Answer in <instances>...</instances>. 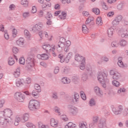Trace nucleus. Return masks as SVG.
Returning a JSON list of instances; mask_svg holds the SVG:
<instances>
[{"instance_id": "nucleus-1", "label": "nucleus", "mask_w": 128, "mask_h": 128, "mask_svg": "<svg viewBox=\"0 0 128 128\" xmlns=\"http://www.w3.org/2000/svg\"><path fill=\"white\" fill-rule=\"evenodd\" d=\"M35 61L34 56L29 55L26 60V68L28 70H32L34 66Z\"/></svg>"}, {"instance_id": "nucleus-2", "label": "nucleus", "mask_w": 128, "mask_h": 128, "mask_svg": "<svg viewBox=\"0 0 128 128\" xmlns=\"http://www.w3.org/2000/svg\"><path fill=\"white\" fill-rule=\"evenodd\" d=\"M40 106V102L36 100H32L30 101L28 108L31 110H38Z\"/></svg>"}, {"instance_id": "nucleus-3", "label": "nucleus", "mask_w": 128, "mask_h": 128, "mask_svg": "<svg viewBox=\"0 0 128 128\" xmlns=\"http://www.w3.org/2000/svg\"><path fill=\"white\" fill-rule=\"evenodd\" d=\"M66 46V39L64 38H61L60 42H58V46H56V50L58 52H62L64 50Z\"/></svg>"}, {"instance_id": "nucleus-4", "label": "nucleus", "mask_w": 128, "mask_h": 128, "mask_svg": "<svg viewBox=\"0 0 128 128\" xmlns=\"http://www.w3.org/2000/svg\"><path fill=\"white\" fill-rule=\"evenodd\" d=\"M112 112L116 116H118V114H122L124 110V106L122 105H120L117 107H114L112 108Z\"/></svg>"}, {"instance_id": "nucleus-5", "label": "nucleus", "mask_w": 128, "mask_h": 128, "mask_svg": "<svg viewBox=\"0 0 128 128\" xmlns=\"http://www.w3.org/2000/svg\"><path fill=\"white\" fill-rule=\"evenodd\" d=\"M14 98L20 102H24V98H26V96H24V94L16 92L14 94Z\"/></svg>"}, {"instance_id": "nucleus-6", "label": "nucleus", "mask_w": 128, "mask_h": 128, "mask_svg": "<svg viewBox=\"0 0 128 128\" xmlns=\"http://www.w3.org/2000/svg\"><path fill=\"white\" fill-rule=\"evenodd\" d=\"M68 109L70 112L72 114V116H76V114H78V108L74 106H73L72 105H68Z\"/></svg>"}, {"instance_id": "nucleus-7", "label": "nucleus", "mask_w": 128, "mask_h": 128, "mask_svg": "<svg viewBox=\"0 0 128 128\" xmlns=\"http://www.w3.org/2000/svg\"><path fill=\"white\" fill-rule=\"evenodd\" d=\"M108 76V73H106L104 72H99L98 73V80H99L100 82H102L105 81L104 78H106Z\"/></svg>"}, {"instance_id": "nucleus-8", "label": "nucleus", "mask_w": 128, "mask_h": 128, "mask_svg": "<svg viewBox=\"0 0 128 128\" xmlns=\"http://www.w3.org/2000/svg\"><path fill=\"white\" fill-rule=\"evenodd\" d=\"M44 25L40 22H38L32 28V30L34 32H40V30L42 29Z\"/></svg>"}, {"instance_id": "nucleus-9", "label": "nucleus", "mask_w": 128, "mask_h": 128, "mask_svg": "<svg viewBox=\"0 0 128 128\" xmlns=\"http://www.w3.org/2000/svg\"><path fill=\"white\" fill-rule=\"evenodd\" d=\"M119 32L121 34L122 38H128V28L124 29V28H121L119 30Z\"/></svg>"}, {"instance_id": "nucleus-10", "label": "nucleus", "mask_w": 128, "mask_h": 128, "mask_svg": "<svg viewBox=\"0 0 128 128\" xmlns=\"http://www.w3.org/2000/svg\"><path fill=\"white\" fill-rule=\"evenodd\" d=\"M10 123V120L0 117V126H6Z\"/></svg>"}, {"instance_id": "nucleus-11", "label": "nucleus", "mask_w": 128, "mask_h": 128, "mask_svg": "<svg viewBox=\"0 0 128 128\" xmlns=\"http://www.w3.org/2000/svg\"><path fill=\"white\" fill-rule=\"evenodd\" d=\"M4 116L7 118H10L12 116V111L10 109H5L4 111Z\"/></svg>"}, {"instance_id": "nucleus-12", "label": "nucleus", "mask_w": 128, "mask_h": 128, "mask_svg": "<svg viewBox=\"0 0 128 128\" xmlns=\"http://www.w3.org/2000/svg\"><path fill=\"white\" fill-rule=\"evenodd\" d=\"M75 60L76 62H82L86 61V58L82 56H80V54H76L75 55Z\"/></svg>"}, {"instance_id": "nucleus-13", "label": "nucleus", "mask_w": 128, "mask_h": 128, "mask_svg": "<svg viewBox=\"0 0 128 128\" xmlns=\"http://www.w3.org/2000/svg\"><path fill=\"white\" fill-rule=\"evenodd\" d=\"M98 126L100 128H106V119H101L100 120Z\"/></svg>"}, {"instance_id": "nucleus-14", "label": "nucleus", "mask_w": 128, "mask_h": 128, "mask_svg": "<svg viewBox=\"0 0 128 128\" xmlns=\"http://www.w3.org/2000/svg\"><path fill=\"white\" fill-rule=\"evenodd\" d=\"M94 92H96V94H97V96H102L103 93L102 91L100 88L96 86L94 88Z\"/></svg>"}, {"instance_id": "nucleus-15", "label": "nucleus", "mask_w": 128, "mask_h": 128, "mask_svg": "<svg viewBox=\"0 0 128 128\" xmlns=\"http://www.w3.org/2000/svg\"><path fill=\"white\" fill-rule=\"evenodd\" d=\"M24 80L22 78H19L16 80V86H18V88H20V86H24Z\"/></svg>"}, {"instance_id": "nucleus-16", "label": "nucleus", "mask_w": 128, "mask_h": 128, "mask_svg": "<svg viewBox=\"0 0 128 128\" xmlns=\"http://www.w3.org/2000/svg\"><path fill=\"white\" fill-rule=\"evenodd\" d=\"M20 118L21 122H28V120L30 115H28V114H25Z\"/></svg>"}, {"instance_id": "nucleus-17", "label": "nucleus", "mask_w": 128, "mask_h": 128, "mask_svg": "<svg viewBox=\"0 0 128 128\" xmlns=\"http://www.w3.org/2000/svg\"><path fill=\"white\" fill-rule=\"evenodd\" d=\"M112 78L114 80H122V75L120 74L118 72H116L114 75L113 76Z\"/></svg>"}, {"instance_id": "nucleus-18", "label": "nucleus", "mask_w": 128, "mask_h": 128, "mask_svg": "<svg viewBox=\"0 0 128 128\" xmlns=\"http://www.w3.org/2000/svg\"><path fill=\"white\" fill-rule=\"evenodd\" d=\"M43 50H46V52H51L52 51V46L50 44H44L42 46Z\"/></svg>"}, {"instance_id": "nucleus-19", "label": "nucleus", "mask_w": 128, "mask_h": 128, "mask_svg": "<svg viewBox=\"0 0 128 128\" xmlns=\"http://www.w3.org/2000/svg\"><path fill=\"white\" fill-rule=\"evenodd\" d=\"M122 58L119 57L118 58V64L120 68H125L126 66L124 64V62H122Z\"/></svg>"}, {"instance_id": "nucleus-20", "label": "nucleus", "mask_w": 128, "mask_h": 128, "mask_svg": "<svg viewBox=\"0 0 128 128\" xmlns=\"http://www.w3.org/2000/svg\"><path fill=\"white\" fill-rule=\"evenodd\" d=\"M50 125L52 126H53V128H56V126H58V122H56L54 118H51Z\"/></svg>"}, {"instance_id": "nucleus-21", "label": "nucleus", "mask_w": 128, "mask_h": 128, "mask_svg": "<svg viewBox=\"0 0 128 128\" xmlns=\"http://www.w3.org/2000/svg\"><path fill=\"white\" fill-rule=\"evenodd\" d=\"M58 18L60 20H66V12H62V15H59Z\"/></svg>"}, {"instance_id": "nucleus-22", "label": "nucleus", "mask_w": 128, "mask_h": 128, "mask_svg": "<svg viewBox=\"0 0 128 128\" xmlns=\"http://www.w3.org/2000/svg\"><path fill=\"white\" fill-rule=\"evenodd\" d=\"M62 82L63 84H70V79L67 78L66 77H64L62 79Z\"/></svg>"}, {"instance_id": "nucleus-23", "label": "nucleus", "mask_w": 128, "mask_h": 128, "mask_svg": "<svg viewBox=\"0 0 128 128\" xmlns=\"http://www.w3.org/2000/svg\"><path fill=\"white\" fill-rule=\"evenodd\" d=\"M16 43L18 46H24V42L22 38H20L18 40H16Z\"/></svg>"}, {"instance_id": "nucleus-24", "label": "nucleus", "mask_w": 128, "mask_h": 128, "mask_svg": "<svg viewBox=\"0 0 128 128\" xmlns=\"http://www.w3.org/2000/svg\"><path fill=\"white\" fill-rule=\"evenodd\" d=\"M82 31L84 34H88V28L86 25L84 24L82 26Z\"/></svg>"}, {"instance_id": "nucleus-25", "label": "nucleus", "mask_w": 128, "mask_h": 128, "mask_svg": "<svg viewBox=\"0 0 128 128\" xmlns=\"http://www.w3.org/2000/svg\"><path fill=\"white\" fill-rule=\"evenodd\" d=\"M96 24L98 26H102V18L98 17L96 20Z\"/></svg>"}, {"instance_id": "nucleus-26", "label": "nucleus", "mask_w": 128, "mask_h": 128, "mask_svg": "<svg viewBox=\"0 0 128 128\" xmlns=\"http://www.w3.org/2000/svg\"><path fill=\"white\" fill-rule=\"evenodd\" d=\"M80 98V96L78 94H74V98L72 99L73 102H78V99Z\"/></svg>"}, {"instance_id": "nucleus-27", "label": "nucleus", "mask_w": 128, "mask_h": 128, "mask_svg": "<svg viewBox=\"0 0 128 128\" xmlns=\"http://www.w3.org/2000/svg\"><path fill=\"white\" fill-rule=\"evenodd\" d=\"M38 92H40L38 91L34 90L32 92V96H33L35 98H38L40 96V95H38Z\"/></svg>"}, {"instance_id": "nucleus-28", "label": "nucleus", "mask_w": 128, "mask_h": 128, "mask_svg": "<svg viewBox=\"0 0 128 128\" xmlns=\"http://www.w3.org/2000/svg\"><path fill=\"white\" fill-rule=\"evenodd\" d=\"M112 84L114 86H116V88H118L120 86V83L116 80H113L112 82Z\"/></svg>"}, {"instance_id": "nucleus-29", "label": "nucleus", "mask_w": 128, "mask_h": 128, "mask_svg": "<svg viewBox=\"0 0 128 128\" xmlns=\"http://www.w3.org/2000/svg\"><path fill=\"white\" fill-rule=\"evenodd\" d=\"M40 56L41 60H46L48 59V54H43Z\"/></svg>"}, {"instance_id": "nucleus-30", "label": "nucleus", "mask_w": 128, "mask_h": 128, "mask_svg": "<svg viewBox=\"0 0 128 128\" xmlns=\"http://www.w3.org/2000/svg\"><path fill=\"white\" fill-rule=\"evenodd\" d=\"M94 18L92 16H89L86 22V24H88V26H90V22H92L94 20Z\"/></svg>"}, {"instance_id": "nucleus-31", "label": "nucleus", "mask_w": 128, "mask_h": 128, "mask_svg": "<svg viewBox=\"0 0 128 128\" xmlns=\"http://www.w3.org/2000/svg\"><path fill=\"white\" fill-rule=\"evenodd\" d=\"M113 32H114V29L112 28H110L108 30V34L109 38H112V36Z\"/></svg>"}, {"instance_id": "nucleus-32", "label": "nucleus", "mask_w": 128, "mask_h": 128, "mask_svg": "<svg viewBox=\"0 0 128 128\" xmlns=\"http://www.w3.org/2000/svg\"><path fill=\"white\" fill-rule=\"evenodd\" d=\"M88 74L86 73H84L82 74V80H83L84 82H86V80H88Z\"/></svg>"}, {"instance_id": "nucleus-33", "label": "nucleus", "mask_w": 128, "mask_h": 128, "mask_svg": "<svg viewBox=\"0 0 128 128\" xmlns=\"http://www.w3.org/2000/svg\"><path fill=\"white\" fill-rule=\"evenodd\" d=\"M8 64L9 66H14V58L10 57L8 59Z\"/></svg>"}, {"instance_id": "nucleus-34", "label": "nucleus", "mask_w": 128, "mask_h": 128, "mask_svg": "<svg viewBox=\"0 0 128 128\" xmlns=\"http://www.w3.org/2000/svg\"><path fill=\"white\" fill-rule=\"evenodd\" d=\"M24 35L27 38H30V32H28V30H24Z\"/></svg>"}, {"instance_id": "nucleus-35", "label": "nucleus", "mask_w": 128, "mask_h": 128, "mask_svg": "<svg viewBox=\"0 0 128 128\" xmlns=\"http://www.w3.org/2000/svg\"><path fill=\"white\" fill-rule=\"evenodd\" d=\"M86 68V61L84 60L80 64V70H84Z\"/></svg>"}, {"instance_id": "nucleus-36", "label": "nucleus", "mask_w": 128, "mask_h": 128, "mask_svg": "<svg viewBox=\"0 0 128 128\" xmlns=\"http://www.w3.org/2000/svg\"><path fill=\"white\" fill-rule=\"evenodd\" d=\"M80 95L83 100H86V94L84 91L80 92Z\"/></svg>"}, {"instance_id": "nucleus-37", "label": "nucleus", "mask_w": 128, "mask_h": 128, "mask_svg": "<svg viewBox=\"0 0 128 128\" xmlns=\"http://www.w3.org/2000/svg\"><path fill=\"white\" fill-rule=\"evenodd\" d=\"M20 122H22V118L21 117H16L15 120V122L14 123V126H18V123Z\"/></svg>"}, {"instance_id": "nucleus-38", "label": "nucleus", "mask_w": 128, "mask_h": 128, "mask_svg": "<svg viewBox=\"0 0 128 128\" xmlns=\"http://www.w3.org/2000/svg\"><path fill=\"white\" fill-rule=\"evenodd\" d=\"M44 34L46 38H48V32H44V33H42V31H40L39 32V36L41 38H42V36H44Z\"/></svg>"}, {"instance_id": "nucleus-39", "label": "nucleus", "mask_w": 128, "mask_h": 128, "mask_svg": "<svg viewBox=\"0 0 128 128\" xmlns=\"http://www.w3.org/2000/svg\"><path fill=\"white\" fill-rule=\"evenodd\" d=\"M79 128H88V125H86V122H80L79 124Z\"/></svg>"}, {"instance_id": "nucleus-40", "label": "nucleus", "mask_w": 128, "mask_h": 128, "mask_svg": "<svg viewBox=\"0 0 128 128\" xmlns=\"http://www.w3.org/2000/svg\"><path fill=\"white\" fill-rule=\"evenodd\" d=\"M92 12H94L96 14H100V9L96 8H93L92 9Z\"/></svg>"}, {"instance_id": "nucleus-41", "label": "nucleus", "mask_w": 128, "mask_h": 128, "mask_svg": "<svg viewBox=\"0 0 128 128\" xmlns=\"http://www.w3.org/2000/svg\"><path fill=\"white\" fill-rule=\"evenodd\" d=\"M21 4H22L26 8L28 6V2L27 0H22L21 1Z\"/></svg>"}, {"instance_id": "nucleus-42", "label": "nucleus", "mask_w": 128, "mask_h": 128, "mask_svg": "<svg viewBox=\"0 0 128 128\" xmlns=\"http://www.w3.org/2000/svg\"><path fill=\"white\" fill-rule=\"evenodd\" d=\"M52 6V4H50V2H46L42 5V8H46L47 6H48V8H50V6Z\"/></svg>"}, {"instance_id": "nucleus-43", "label": "nucleus", "mask_w": 128, "mask_h": 128, "mask_svg": "<svg viewBox=\"0 0 128 128\" xmlns=\"http://www.w3.org/2000/svg\"><path fill=\"white\" fill-rule=\"evenodd\" d=\"M35 90H36L38 91V92H40L42 90H40V86L38 84H35L34 86Z\"/></svg>"}, {"instance_id": "nucleus-44", "label": "nucleus", "mask_w": 128, "mask_h": 128, "mask_svg": "<svg viewBox=\"0 0 128 128\" xmlns=\"http://www.w3.org/2000/svg\"><path fill=\"white\" fill-rule=\"evenodd\" d=\"M112 48H118V41H114L112 42Z\"/></svg>"}, {"instance_id": "nucleus-45", "label": "nucleus", "mask_w": 128, "mask_h": 128, "mask_svg": "<svg viewBox=\"0 0 128 128\" xmlns=\"http://www.w3.org/2000/svg\"><path fill=\"white\" fill-rule=\"evenodd\" d=\"M58 58H60V62H64V54H58Z\"/></svg>"}, {"instance_id": "nucleus-46", "label": "nucleus", "mask_w": 128, "mask_h": 128, "mask_svg": "<svg viewBox=\"0 0 128 128\" xmlns=\"http://www.w3.org/2000/svg\"><path fill=\"white\" fill-rule=\"evenodd\" d=\"M96 106V102L94 101V99L92 98L90 100V106Z\"/></svg>"}, {"instance_id": "nucleus-47", "label": "nucleus", "mask_w": 128, "mask_h": 128, "mask_svg": "<svg viewBox=\"0 0 128 128\" xmlns=\"http://www.w3.org/2000/svg\"><path fill=\"white\" fill-rule=\"evenodd\" d=\"M26 126L27 128H36V126L30 122H26Z\"/></svg>"}, {"instance_id": "nucleus-48", "label": "nucleus", "mask_w": 128, "mask_h": 128, "mask_svg": "<svg viewBox=\"0 0 128 128\" xmlns=\"http://www.w3.org/2000/svg\"><path fill=\"white\" fill-rule=\"evenodd\" d=\"M60 118L61 120H64V122H68V118L66 115L61 116Z\"/></svg>"}, {"instance_id": "nucleus-49", "label": "nucleus", "mask_w": 128, "mask_h": 128, "mask_svg": "<svg viewBox=\"0 0 128 128\" xmlns=\"http://www.w3.org/2000/svg\"><path fill=\"white\" fill-rule=\"evenodd\" d=\"M126 44V40H122L120 41V46H124Z\"/></svg>"}, {"instance_id": "nucleus-50", "label": "nucleus", "mask_w": 128, "mask_h": 128, "mask_svg": "<svg viewBox=\"0 0 128 128\" xmlns=\"http://www.w3.org/2000/svg\"><path fill=\"white\" fill-rule=\"evenodd\" d=\"M115 18L120 22H122V20L123 18V17L122 15H118Z\"/></svg>"}, {"instance_id": "nucleus-51", "label": "nucleus", "mask_w": 128, "mask_h": 128, "mask_svg": "<svg viewBox=\"0 0 128 128\" xmlns=\"http://www.w3.org/2000/svg\"><path fill=\"white\" fill-rule=\"evenodd\" d=\"M118 10H122L124 8V4L122 3L120 4L117 6Z\"/></svg>"}, {"instance_id": "nucleus-52", "label": "nucleus", "mask_w": 128, "mask_h": 128, "mask_svg": "<svg viewBox=\"0 0 128 128\" xmlns=\"http://www.w3.org/2000/svg\"><path fill=\"white\" fill-rule=\"evenodd\" d=\"M52 98H54V100H58V92H54L52 94Z\"/></svg>"}, {"instance_id": "nucleus-53", "label": "nucleus", "mask_w": 128, "mask_h": 128, "mask_svg": "<svg viewBox=\"0 0 128 128\" xmlns=\"http://www.w3.org/2000/svg\"><path fill=\"white\" fill-rule=\"evenodd\" d=\"M24 62H25V60H24V58H20L19 59V63L20 64H24Z\"/></svg>"}, {"instance_id": "nucleus-54", "label": "nucleus", "mask_w": 128, "mask_h": 128, "mask_svg": "<svg viewBox=\"0 0 128 128\" xmlns=\"http://www.w3.org/2000/svg\"><path fill=\"white\" fill-rule=\"evenodd\" d=\"M102 6L104 10H108V6H106V2H102Z\"/></svg>"}, {"instance_id": "nucleus-55", "label": "nucleus", "mask_w": 128, "mask_h": 128, "mask_svg": "<svg viewBox=\"0 0 128 128\" xmlns=\"http://www.w3.org/2000/svg\"><path fill=\"white\" fill-rule=\"evenodd\" d=\"M112 24L113 26H116V24H120V22L116 18H114V20L112 22Z\"/></svg>"}, {"instance_id": "nucleus-56", "label": "nucleus", "mask_w": 128, "mask_h": 128, "mask_svg": "<svg viewBox=\"0 0 128 128\" xmlns=\"http://www.w3.org/2000/svg\"><path fill=\"white\" fill-rule=\"evenodd\" d=\"M18 34V30L14 28L12 30V36L13 38H16V34Z\"/></svg>"}, {"instance_id": "nucleus-57", "label": "nucleus", "mask_w": 128, "mask_h": 128, "mask_svg": "<svg viewBox=\"0 0 128 128\" xmlns=\"http://www.w3.org/2000/svg\"><path fill=\"white\" fill-rule=\"evenodd\" d=\"M68 125L69 126V128H76V124H74V123L72 122H68Z\"/></svg>"}, {"instance_id": "nucleus-58", "label": "nucleus", "mask_w": 128, "mask_h": 128, "mask_svg": "<svg viewBox=\"0 0 128 128\" xmlns=\"http://www.w3.org/2000/svg\"><path fill=\"white\" fill-rule=\"evenodd\" d=\"M121 92H126V88H120V90H118V94H120Z\"/></svg>"}, {"instance_id": "nucleus-59", "label": "nucleus", "mask_w": 128, "mask_h": 128, "mask_svg": "<svg viewBox=\"0 0 128 128\" xmlns=\"http://www.w3.org/2000/svg\"><path fill=\"white\" fill-rule=\"evenodd\" d=\"M68 72V69L66 68H63L62 70V74H66Z\"/></svg>"}, {"instance_id": "nucleus-60", "label": "nucleus", "mask_w": 128, "mask_h": 128, "mask_svg": "<svg viewBox=\"0 0 128 128\" xmlns=\"http://www.w3.org/2000/svg\"><path fill=\"white\" fill-rule=\"evenodd\" d=\"M72 56V52H70L68 54L67 56L66 57V60H70V58Z\"/></svg>"}, {"instance_id": "nucleus-61", "label": "nucleus", "mask_w": 128, "mask_h": 128, "mask_svg": "<svg viewBox=\"0 0 128 128\" xmlns=\"http://www.w3.org/2000/svg\"><path fill=\"white\" fill-rule=\"evenodd\" d=\"M98 116H95L93 118V122L94 124H96L98 122Z\"/></svg>"}, {"instance_id": "nucleus-62", "label": "nucleus", "mask_w": 128, "mask_h": 128, "mask_svg": "<svg viewBox=\"0 0 128 128\" xmlns=\"http://www.w3.org/2000/svg\"><path fill=\"white\" fill-rule=\"evenodd\" d=\"M128 114V108H126L123 113L124 116H126Z\"/></svg>"}, {"instance_id": "nucleus-63", "label": "nucleus", "mask_w": 128, "mask_h": 128, "mask_svg": "<svg viewBox=\"0 0 128 128\" xmlns=\"http://www.w3.org/2000/svg\"><path fill=\"white\" fill-rule=\"evenodd\" d=\"M31 12L32 14H36V6H34L32 7Z\"/></svg>"}, {"instance_id": "nucleus-64", "label": "nucleus", "mask_w": 128, "mask_h": 128, "mask_svg": "<svg viewBox=\"0 0 128 128\" xmlns=\"http://www.w3.org/2000/svg\"><path fill=\"white\" fill-rule=\"evenodd\" d=\"M12 52L14 54H18V49L16 47H14L12 48Z\"/></svg>"}]
</instances>
